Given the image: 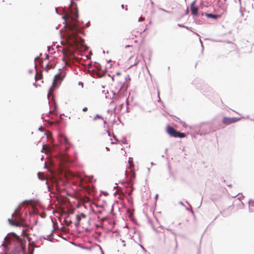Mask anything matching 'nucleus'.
<instances>
[{
    "mask_svg": "<svg viewBox=\"0 0 254 254\" xmlns=\"http://www.w3.org/2000/svg\"><path fill=\"white\" fill-rule=\"evenodd\" d=\"M131 46H130V45H126V46H125V48H127L130 47H131Z\"/></svg>",
    "mask_w": 254,
    "mask_h": 254,
    "instance_id": "nucleus-54",
    "label": "nucleus"
},
{
    "mask_svg": "<svg viewBox=\"0 0 254 254\" xmlns=\"http://www.w3.org/2000/svg\"><path fill=\"white\" fill-rule=\"evenodd\" d=\"M180 204L182 205H184V203L182 201H180Z\"/></svg>",
    "mask_w": 254,
    "mask_h": 254,
    "instance_id": "nucleus-61",
    "label": "nucleus"
},
{
    "mask_svg": "<svg viewBox=\"0 0 254 254\" xmlns=\"http://www.w3.org/2000/svg\"><path fill=\"white\" fill-rule=\"evenodd\" d=\"M185 28H186V29H188V30H190V27H189L186 26V27H185Z\"/></svg>",
    "mask_w": 254,
    "mask_h": 254,
    "instance_id": "nucleus-60",
    "label": "nucleus"
},
{
    "mask_svg": "<svg viewBox=\"0 0 254 254\" xmlns=\"http://www.w3.org/2000/svg\"><path fill=\"white\" fill-rule=\"evenodd\" d=\"M23 202H24V201H23V202H21V203H20V204H19V205H18V207H17V208L14 210V212L12 213V216H13V215H14V213H16L17 209L18 208V207H19V206H20V205H21Z\"/></svg>",
    "mask_w": 254,
    "mask_h": 254,
    "instance_id": "nucleus-24",
    "label": "nucleus"
},
{
    "mask_svg": "<svg viewBox=\"0 0 254 254\" xmlns=\"http://www.w3.org/2000/svg\"><path fill=\"white\" fill-rule=\"evenodd\" d=\"M175 242H176V249L178 247V244H177V240L175 239Z\"/></svg>",
    "mask_w": 254,
    "mask_h": 254,
    "instance_id": "nucleus-57",
    "label": "nucleus"
},
{
    "mask_svg": "<svg viewBox=\"0 0 254 254\" xmlns=\"http://www.w3.org/2000/svg\"><path fill=\"white\" fill-rule=\"evenodd\" d=\"M87 110H88V108H87L86 107H84V108L82 109V111H83V112H86Z\"/></svg>",
    "mask_w": 254,
    "mask_h": 254,
    "instance_id": "nucleus-38",
    "label": "nucleus"
},
{
    "mask_svg": "<svg viewBox=\"0 0 254 254\" xmlns=\"http://www.w3.org/2000/svg\"><path fill=\"white\" fill-rule=\"evenodd\" d=\"M1 246L4 248V254H8L6 252L7 247L4 244H2ZM25 250V246L21 245L18 247L15 248L10 252L9 254H20L21 252L24 251Z\"/></svg>",
    "mask_w": 254,
    "mask_h": 254,
    "instance_id": "nucleus-4",
    "label": "nucleus"
},
{
    "mask_svg": "<svg viewBox=\"0 0 254 254\" xmlns=\"http://www.w3.org/2000/svg\"><path fill=\"white\" fill-rule=\"evenodd\" d=\"M166 131L170 136L177 138V136L178 135L177 134L178 131L175 129L173 127L168 126Z\"/></svg>",
    "mask_w": 254,
    "mask_h": 254,
    "instance_id": "nucleus-6",
    "label": "nucleus"
},
{
    "mask_svg": "<svg viewBox=\"0 0 254 254\" xmlns=\"http://www.w3.org/2000/svg\"><path fill=\"white\" fill-rule=\"evenodd\" d=\"M196 2V0H193L190 4V9L191 11V14L194 16L197 15L198 13V7L195 6V3Z\"/></svg>",
    "mask_w": 254,
    "mask_h": 254,
    "instance_id": "nucleus-7",
    "label": "nucleus"
},
{
    "mask_svg": "<svg viewBox=\"0 0 254 254\" xmlns=\"http://www.w3.org/2000/svg\"><path fill=\"white\" fill-rule=\"evenodd\" d=\"M244 197V196L242 194H241V196L239 197L238 199L239 200H241V199H243Z\"/></svg>",
    "mask_w": 254,
    "mask_h": 254,
    "instance_id": "nucleus-47",
    "label": "nucleus"
},
{
    "mask_svg": "<svg viewBox=\"0 0 254 254\" xmlns=\"http://www.w3.org/2000/svg\"><path fill=\"white\" fill-rule=\"evenodd\" d=\"M190 211L192 214H194L193 211L192 210V209H190Z\"/></svg>",
    "mask_w": 254,
    "mask_h": 254,
    "instance_id": "nucleus-62",
    "label": "nucleus"
},
{
    "mask_svg": "<svg viewBox=\"0 0 254 254\" xmlns=\"http://www.w3.org/2000/svg\"><path fill=\"white\" fill-rule=\"evenodd\" d=\"M107 132L108 136H111V133H110V131L109 130H107Z\"/></svg>",
    "mask_w": 254,
    "mask_h": 254,
    "instance_id": "nucleus-49",
    "label": "nucleus"
},
{
    "mask_svg": "<svg viewBox=\"0 0 254 254\" xmlns=\"http://www.w3.org/2000/svg\"><path fill=\"white\" fill-rule=\"evenodd\" d=\"M241 119V118L238 117H232L229 118L224 117L222 120V123L226 125H229L233 123H235Z\"/></svg>",
    "mask_w": 254,
    "mask_h": 254,
    "instance_id": "nucleus-5",
    "label": "nucleus"
},
{
    "mask_svg": "<svg viewBox=\"0 0 254 254\" xmlns=\"http://www.w3.org/2000/svg\"><path fill=\"white\" fill-rule=\"evenodd\" d=\"M80 219H77V221L75 222L74 225L76 227H78L80 225Z\"/></svg>",
    "mask_w": 254,
    "mask_h": 254,
    "instance_id": "nucleus-21",
    "label": "nucleus"
},
{
    "mask_svg": "<svg viewBox=\"0 0 254 254\" xmlns=\"http://www.w3.org/2000/svg\"><path fill=\"white\" fill-rule=\"evenodd\" d=\"M177 137L183 138L186 136V134L184 132H180L179 131H178Z\"/></svg>",
    "mask_w": 254,
    "mask_h": 254,
    "instance_id": "nucleus-14",
    "label": "nucleus"
},
{
    "mask_svg": "<svg viewBox=\"0 0 254 254\" xmlns=\"http://www.w3.org/2000/svg\"><path fill=\"white\" fill-rule=\"evenodd\" d=\"M158 194H156L155 195V200H157V198H158Z\"/></svg>",
    "mask_w": 254,
    "mask_h": 254,
    "instance_id": "nucleus-51",
    "label": "nucleus"
},
{
    "mask_svg": "<svg viewBox=\"0 0 254 254\" xmlns=\"http://www.w3.org/2000/svg\"><path fill=\"white\" fill-rule=\"evenodd\" d=\"M144 20V18H143V17H141H141H139V18H138V21H139V22H140V21H143Z\"/></svg>",
    "mask_w": 254,
    "mask_h": 254,
    "instance_id": "nucleus-34",
    "label": "nucleus"
},
{
    "mask_svg": "<svg viewBox=\"0 0 254 254\" xmlns=\"http://www.w3.org/2000/svg\"><path fill=\"white\" fill-rule=\"evenodd\" d=\"M95 64H96L95 66V68L91 70V72L93 73V76L96 75L98 77H102L104 76L106 71V69L103 71L99 63L95 62Z\"/></svg>",
    "mask_w": 254,
    "mask_h": 254,
    "instance_id": "nucleus-3",
    "label": "nucleus"
},
{
    "mask_svg": "<svg viewBox=\"0 0 254 254\" xmlns=\"http://www.w3.org/2000/svg\"><path fill=\"white\" fill-rule=\"evenodd\" d=\"M51 49H52V50H53V48L51 47V46H48L47 47V49H48V51H50Z\"/></svg>",
    "mask_w": 254,
    "mask_h": 254,
    "instance_id": "nucleus-41",
    "label": "nucleus"
},
{
    "mask_svg": "<svg viewBox=\"0 0 254 254\" xmlns=\"http://www.w3.org/2000/svg\"><path fill=\"white\" fill-rule=\"evenodd\" d=\"M226 9H227V8L225 6L220 7V9H219V13L220 14L219 15L221 16V15L225 13L226 12Z\"/></svg>",
    "mask_w": 254,
    "mask_h": 254,
    "instance_id": "nucleus-13",
    "label": "nucleus"
},
{
    "mask_svg": "<svg viewBox=\"0 0 254 254\" xmlns=\"http://www.w3.org/2000/svg\"><path fill=\"white\" fill-rule=\"evenodd\" d=\"M65 76V74H63L62 72L57 73L54 77V78L53 80V84H54V82L56 80L59 81L60 82L63 80Z\"/></svg>",
    "mask_w": 254,
    "mask_h": 254,
    "instance_id": "nucleus-9",
    "label": "nucleus"
},
{
    "mask_svg": "<svg viewBox=\"0 0 254 254\" xmlns=\"http://www.w3.org/2000/svg\"><path fill=\"white\" fill-rule=\"evenodd\" d=\"M62 18L64 20V21L65 22L66 20V16L65 15H64L62 16Z\"/></svg>",
    "mask_w": 254,
    "mask_h": 254,
    "instance_id": "nucleus-44",
    "label": "nucleus"
},
{
    "mask_svg": "<svg viewBox=\"0 0 254 254\" xmlns=\"http://www.w3.org/2000/svg\"><path fill=\"white\" fill-rule=\"evenodd\" d=\"M125 81H127V80H130V78L129 75H127V76H126L125 77Z\"/></svg>",
    "mask_w": 254,
    "mask_h": 254,
    "instance_id": "nucleus-25",
    "label": "nucleus"
},
{
    "mask_svg": "<svg viewBox=\"0 0 254 254\" xmlns=\"http://www.w3.org/2000/svg\"><path fill=\"white\" fill-rule=\"evenodd\" d=\"M127 87H128V85H126V84H125V85H124L123 86V87H122V86H121V87H120V91H126V90H127Z\"/></svg>",
    "mask_w": 254,
    "mask_h": 254,
    "instance_id": "nucleus-16",
    "label": "nucleus"
},
{
    "mask_svg": "<svg viewBox=\"0 0 254 254\" xmlns=\"http://www.w3.org/2000/svg\"><path fill=\"white\" fill-rule=\"evenodd\" d=\"M39 57H40V56H37V57H36L35 58V60H37V59H39Z\"/></svg>",
    "mask_w": 254,
    "mask_h": 254,
    "instance_id": "nucleus-59",
    "label": "nucleus"
},
{
    "mask_svg": "<svg viewBox=\"0 0 254 254\" xmlns=\"http://www.w3.org/2000/svg\"><path fill=\"white\" fill-rule=\"evenodd\" d=\"M249 206L254 207V200L250 199L249 200Z\"/></svg>",
    "mask_w": 254,
    "mask_h": 254,
    "instance_id": "nucleus-18",
    "label": "nucleus"
},
{
    "mask_svg": "<svg viewBox=\"0 0 254 254\" xmlns=\"http://www.w3.org/2000/svg\"><path fill=\"white\" fill-rule=\"evenodd\" d=\"M121 7H122V8L123 9H124V8H125V6H124V4H122Z\"/></svg>",
    "mask_w": 254,
    "mask_h": 254,
    "instance_id": "nucleus-64",
    "label": "nucleus"
},
{
    "mask_svg": "<svg viewBox=\"0 0 254 254\" xmlns=\"http://www.w3.org/2000/svg\"><path fill=\"white\" fill-rule=\"evenodd\" d=\"M122 142L123 144H127V140L126 138H125V139H124V140L123 141H122Z\"/></svg>",
    "mask_w": 254,
    "mask_h": 254,
    "instance_id": "nucleus-36",
    "label": "nucleus"
},
{
    "mask_svg": "<svg viewBox=\"0 0 254 254\" xmlns=\"http://www.w3.org/2000/svg\"><path fill=\"white\" fill-rule=\"evenodd\" d=\"M54 68V66L52 65H49V64H48L44 68V70L48 71L49 68Z\"/></svg>",
    "mask_w": 254,
    "mask_h": 254,
    "instance_id": "nucleus-17",
    "label": "nucleus"
},
{
    "mask_svg": "<svg viewBox=\"0 0 254 254\" xmlns=\"http://www.w3.org/2000/svg\"><path fill=\"white\" fill-rule=\"evenodd\" d=\"M178 26L180 27H183V28L186 27V26L185 25H184V24H178Z\"/></svg>",
    "mask_w": 254,
    "mask_h": 254,
    "instance_id": "nucleus-33",
    "label": "nucleus"
},
{
    "mask_svg": "<svg viewBox=\"0 0 254 254\" xmlns=\"http://www.w3.org/2000/svg\"><path fill=\"white\" fill-rule=\"evenodd\" d=\"M8 222L9 223V224L11 225H14V226H18L20 225V223L19 222H16L15 224H13L12 223V222L13 221V220L12 219H8Z\"/></svg>",
    "mask_w": 254,
    "mask_h": 254,
    "instance_id": "nucleus-15",
    "label": "nucleus"
},
{
    "mask_svg": "<svg viewBox=\"0 0 254 254\" xmlns=\"http://www.w3.org/2000/svg\"><path fill=\"white\" fill-rule=\"evenodd\" d=\"M199 42H200V43L201 44V47H202L201 52H203V49H204V47H203V44H202V42L201 41L200 38H199Z\"/></svg>",
    "mask_w": 254,
    "mask_h": 254,
    "instance_id": "nucleus-26",
    "label": "nucleus"
},
{
    "mask_svg": "<svg viewBox=\"0 0 254 254\" xmlns=\"http://www.w3.org/2000/svg\"><path fill=\"white\" fill-rule=\"evenodd\" d=\"M121 74V72L120 71H118L116 73V75L117 76H119Z\"/></svg>",
    "mask_w": 254,
    "mask_h": 254,
    "instance_id": "nucleus-43",
    "label": "nucleus"
},
{
    "mask_svg": "<svg viewBox=\"0 0 254 254\" xmlns=\"http://www.w3.org/2000/svg\"><path fill=\"white\" fill-rule=\"evenodd\" d=\"M118 83L121 87V86L123 87V86L126 84L125 81V82L119 81Z\"/></svg>",
    "mask_w": 254,
    "mask_h": 254,
    "instance_id": "nucleus-27",
    "label": "nucleus"
},
{
    "mask_svg": "<svg viewBox=\"0 0 254 254\" xmlns=\"http://www.w3.org/2000/svg\"><path fill=\"white\" fill-rule=\"evenodd\" d=\"M80 216H81L82 218H86V215L84 213H81L80 214Z\"/></svg>",
    "mask_w": 254,
    "mask_h": 254,
    "instance_id": "nucleus-31",
    "label": "nucleus"
},
{
    "mask_svg": "<svg viewBox=\"0 0 254 254\" xmlns=\"http://www.w3.org/2000/svg\"><path fill=\"white\" fill-rule=\"evenodd\" d=\"M38 130H39L40 131H43L44 129H43V127L42 126H41L38 128Z\"/></svg>",
    "mask_w": 254,
    "mask_h": 254,
    "instance_id": "nucleus-35",
    "label": "nucleus"
},
{
    "mask_svg": "<svg viewBox=\"0 0 254 254\" xmlns=\"http://www.w3.org/2000/svg\"><path fill=\"white\" fill-rule=\"evenodd\" d=\"M98 118L101 119L103 120V117H102L101 116H100V115H98V114H97V115H96L94 117L93 120H96L97 119H98Z\"/></svg>",
    "mask_w": 254,
    "mask_h": 254,
    "instance_id": "nucleus-20",
    "label": "nucleus"
},
{
    "mask_svg": "<svg viewBox=\"0 0 254 254\" xmlns=\"http://www.w3.org/2000/svg\"><path fill=\"white\" fill-rule=\"evenodd\" d=\"M158 98H159L158 102H160L161 101V99H160V96H159V91H158Z\"/></svg>",
    "mask_w": 254,
    "mask_h": 254,
    "instance_id": "nucleus-42",
    "label": "nucleus"
},
{
    "mask_svg": "<svg viewBox=\"0 0 254 254\" xmlns=\"http://www.w3.org/2000/svg\"><path fill=\"white\" fill-rule=\"evenodd\" d=\"M43 114L42 115V120H44V117H43ZM44 121H45V122H47V123L50 125H52L53 124V123L52 122H51L49 120H43Z\"/></svg>",
    "mask_w": 254,
    "mask_h": 254,
    "instance_id": "nucleus-23",
    "label": "nucleus"
},
{
    "mask_svg": "<svg viewBox=\"0 0 254 254\" xmlns=\"http://www.w3.org/2000/svg\"><path fill=\"white\" fill-rule=\"evenodd\" d=\"M189 8L187 7V9L186 10V12H185V14H189Z\"/></svg>",
    "mask_w": 254,
    "mask_h": 254,
    "instance_id": "nucleus-45",
    "label": "nucleus"
},
{
    "mask_svg": "<svg viewBox=\"0 0 254 254\" xmlns=\"http://www.w3.org/2000/svg\"><path fill=\"white\" fill-rule=\"evenodd\" d=\"M102 93H104L105 95H106L107 94L109 93V92L108 90H103Z\"/></svg>",
    "mask_w": 254,
    "mask_h": 254,
    "instance_id": "nucleus-37",
    "label": "nucleus"
},
{
    "mask_svg": "<svg viewBox=\"0 0 254 254\" xmlns=\"http://www.w3.org/2000/svg\"><path fill=\"white\" fill-rule=\"evenodd\" d=\"M153 230H154L155 232H158V231H157V229H156L154 227H153Z\"/></svg>",
    "mask_w": 254,
    "mask_h": 254,
    "instance_id": "nucleus-55",
    "label": "nucleus"
},
{
    "mask_svg": "<svg viewBox=\"0 0 254 254\" xmlns=\"http://www.w3.org/2000/svg\"><path fill=\"white\" fill-rule=\"evenodd\" d=\"M177 119L179 121V122H180V123L181 124H183V126H185V123L184 122H183L181 121V120H180V118H177Z\"/></svg>",
    "mask_w": 254,
    "mask_h": 254,
    "instance_id": "nucleus-39",
    "label": "nucleus"
},
{
    "mask_svg": "<svg viewBox=\"0 0 254 254\" xmlns=\"http://www.w3.org/2000/svg\"><path fill=\"white\" fill-rule=\"evenodd\" d=\"M78 85H81L82 87H83V82H81V81H79V82H78Z\"/></svg>",
    "mask_w": 254,
    "mask_h": 254,
    "instance_id": "nucleus-40",
    "label": "nucleus"
},
{
    "mask_svg": "<svg viewBox=\"0 0 254 254\" xmlns=\"http://www.w3.org/2000/svg\"><path fill=\"white\" fill-rule=\"evenodd\" d=\"M54 231H55V229H54V228H53V229L52 231V232L50 234L47 235L46 236H40L39 240H37V242H38L39 241H40L42 242V239L47 240V241H50V242H52L53 239H54V238L52 237V234Z\"/></svg>",
    "mask_w": 254,
    "mask_h": 254,
    "instance_id": "nucleus-8",
    "label": "nucleus"
},
{
    "mask_svg": "<svg viewBox=\"0 0 254 254\" xmlns=\"http://www.w3.org/2000/svg\"><path fill=\"white\" fill-rule=\"evenodd\" d=\"M55 10H56V12L57 13V14H58L59 15H61V14L59 13L57 7H55Z\"/></svg>",
    "mask_w": 254,
    "mask_h": 254,
    "instance_id": "nucleus-50",
    "label": "nucleus"
},
{
    "mask_svg": "<svg viewBox=\"0 0 254 254\" xmlns=\"http://www.w3.org/2000/svg\"><path fill=\"white\" fill-rule=\"evenodd\" d=\"M205 15L208 18H212L214 19H217L220 16L218 14H216L211 13H204Z\"/></svg>",
    "mask_w": 254,
    "mask_h": 254,
    "instance_id": "nucleus-12",
    "label": "nucleus"
},
{
    "mask_svg": "<svg viewBox=\"0 0 254 254\" xmlns=\"http://www.w3.org/2000/svg\"><path fill=\"white\" fill-rule=\"evenodd\" d=\"M78 247L82 249H85V250L88 249V247L82 246H81L80 245H79Z\"/></svg>",
    "mask_w": 254,
    "mask_h": 254,
    "instance_id": "nucleus-28",
    "label": "nucleus"
},
{
    "mask_svg": "<svg viewBox=\"0 0 254 254\" xmlns=\"http://www.w3.org/2000/svg\"><path fill=\"white\" fill-rule=\"evenodd\" d=\"M58 140L61 146L60 149V155L62 162L67 165L73 163L75 160L72 159L70 155L66 153L71 146L67 138L63 134L59 133Z\"/></svg>",
    "mask_w": 254,
    "mask_h": 254,
    "instance_id": "nucleus-1",
    "label": "nucleus"
},
{
    "mask_svg": "<svg viewBox=\"0 0 254 254\" xmlns=\"http://www.w3.org/2000/svg\"><path fill=\"white\" fill-rule=\"evenodd\" d=\"M238 1L239 2L240 6H241V0H238Z\"/></svg>",
    "mask_w": 254,
    "mask_h": 254,
    "instance_id": "nucleus-63",
    "label": "nucleus"
},
{
    "mask_svg": "<svg viewBox=\"0 0 254 254\" xmlns=\"http://www.w3.org/2000/svg\"><path fill=\"white\" fill-rule=\"evenodd\" d=\"M72 222L71 220H69V221H68V225H70L71 224H72Z\"/></svg>",
    "mask_w": 254,
    "mask_h": 254,
    "instance_id": "nucleus-58",
    "label": "nucleus"
},
{
    "mask_svg": "<svg viewBox=\"0 0 254 254\" xmlns=\"http://www.w3.org/2000/svg\"><path fill=\"white\" fill-rule=\"evenodd\" d=\"M111 93H112V94L113 95V97H112L113 98H114L115 99H119V97L118 95L115 96L116 95V93L115 92L112 91Z\"/></svg>",
    "mask_w": 254,
    "mask_h": 254,
    "instance_id": "nucleus-19",
    "label": "nucleus"
},
{
    "mask_svg": "<svg viewBox=\"0 0 254 254\" xmlns=\"http://www.w3.org/2000/svg\"><path fill=\"white\" fill-rule=\"evenodd\" d=\"M49 58V55H46V57H45V58L44 59V60H46L48 59Z\"/></svg>",
    "mask_w": 254,
    "mask_h": 254,
    "instance_id": "nucleus-48",
    "label": "nucleus"
},
{
    "mask_svg": "<svg viewBox=\"0 0 254 254\" xmlns=\"http://www.w3.org/2000/svg\"><path fill=\"white\" fill-rule=\"evenodd\" d=\"M50 95H51L52 96V99H51V101L53 102L54 104L55 105V108L53 110H50L48 113L47 114V116H49V114L51 113H53L55 112V111L56 110H57V105L56 104V100L55 99V97H54V96H53V95H52V94L50 93V92H49L48 93V95H47V97L48 98H49V96Z\"/></svg>",
    "mask_w": 254,
    "mask_h": 254,
    "instance_id": "nucleus-10",
    "label": "nucleus"
},
{
    "mask_svg": "<svg viewBox=\"0 0 254 254\" xmlns=\"http://www.w3.org/2000/svg\"><path fill=\"white\" fill-rule=\"evenodd\" d=\"M44 145H45L44 143H43V144H42V152H43V149H44Z\"/></svg>",
    "mask_w": 254,
    "mask_h": 254,
    "instance_id": "nucleus-56",
    "label": "nucleus"
},
{
    "mask_svg": "<svg viewBox=\"0 0 254 254\" xmlns=\"http://www.w3.org/2000/svg\"><path fill=\"white\" fill-rule=\"evenodd\" d=\"M76 12L75 14V16L76 19L74 22L70 24L69 29L72 33L75 43L81 47H83L85 46L84 45V39L76 35L78 33L84 34L82 30L84 28V26H81L78 23V21L77 19L78 18V13L77 6H76Z\"/></svg>",
    "mask_w": 254,
    "mask_h": 254,
    "instance_id": "nucleus-2",
    "label": "nucleus"
},
{
    "mask_svg": "<svg viewBox=\"0 0 254 254\" xmlns=\"http://www.w3.org/2000/svg\"><path fill=\"white\" fill-rule=\"evenodd\" d=\"M56 88V87L53 84L50 88V90H53Z\"/></svg>",
    "mask_w": 254,
    "mask_h": 254,
    "instance_id": "nucleus-29",
    "label": "nucleus"
},
{
    "mask_svg": "<svg viewBox=\"0 0 254 254\" xmlns=\"http://www.w3.org/2000/svg\"><path fill=\"white\" fill-rule=\"evenodd\" d=\"M11 234L14 236H16V234L14 232H11V233H9V234Z\"/></svg>",
    "mask_w": 254,
    "mask_h": 254,
    "instance_id": "nucleus-53",
    "label": "nucleus"
},
{
    "mask_svg": "<svg viewBox=\"0 0 254 254\" xmlns=\"http://www.w3.org/2000/svg\"><path fill=\"white\" fill-rule=\"evenodd\" d=\"M159 10H161V11H164V12H166V13H169V14L171 13V11H170L164 9H163V8H159Z\"/></svg>",
    "mask_w": 254,
    "mask_h": 254,
    "instance_id": "nucleus-22",
    "label": "nucleus"
},
{
    "mask_svg": "<svg viewBox=\"0 0 254 254\" xmlns=\"http://www.w3.org/2000/svg\"><path fill=\"white\" fill-rule=\"evenodd\" d=\"M113 138L116 140L117 141H118L119 140L118 139L117 137V136L116 135H115L114 133L113 134Z\"/></svg>",
    "mask_w": 254,
    "mask_h": 254,
    "instance_id": "nucleus-32",
    "label": "nucleus"
},
{
    "mask_svg": "<svg viewBox=\"0 0 254 254\" xmlns=\"http://www.w3.org/2000/svg\"><path fill=\"white\" fill-rule=\"evenodd\" d=\"M134 60H135V62L130 66V67L137 65L139 62V60L137 59V56L135 55L131 56L129 58V62L132 63V61Z\"/></svg>",
    "mask_w": 254,
    "mask_h": 254,
    "instance_id": "nucleus-11",
    "label": "nucleus"
},
{
    "mask_svg": "<svg viewBox=\"0 0 254 254\" xmlns=\"http://www.w3.org/2000/svg\"><path fill=\"white\" fill-rule=\"evenodd\" d=\"M90 21H89L87 23H86V27H88L89 26Z\"/></svg>",
    "mask_w": 254,
    "mask_h": 254,
    "instance_id": "nucleus-46",
    "label": "nucleus"
},
{
    "mask_svg": "<svg viewBox=\"0 0 254 254\" xmlns=\"http://www.w3.org/2000/svg\"><path fill=\"white\" fill-rule=\"evenodd\" d=\"M249 210L250 212H254V210L252 208H249Z\"/></svg>",
    "mask_w": 254,
    "mask_h": 254,
    "instance_id": "nucleus-52",
    "label": "nucleus"
},
{
    "mask_svg": "<svg viewBox=\"0 0 254 254\" xmlns=\"http://www.w3.org/2000/svg\"><path fill=\"white\" fill-rule=\"evenodd\" d=\"M166 230L170 231L173 234H174V235H176V234L173 231V230L169 228H166Z\"/></svg>",
    "mask_w": 254,
    "mask_h": 254,
    "instance_id": "nucleus-30",
    "label": "nucleus"
}]
</instances>
